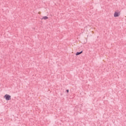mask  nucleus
I'll list each match as a JSON object with an SVG mask.
<instances>
[{
    "label": "nucleus",
    "mask_w": 126,
    "mask_h": 126,
    "mask_svg": "<svg viewBox=\"0 0 126 126\" xmlns=\"http://www.w3.org/2000/svg\"><path fill=\"white\" fill-rule=\"evenodd\" d=\"M121 15V12L115 11L114 14V17H119V16Z\"/></svg>",
    "instance_id": "obj_2"
},
{
    "label": "nucleus",
    "mask_w": 126,
    "mask_h": 126,
    "mask_svg": "<svg viewBox=\"0 0 126 126\" xmlns=\"http://www.w3.org/2000/svg\"><path fill=\"white\" fill-rule=\"evenodd\" d=\"M66 91L67 93H68V92H69L68 90H67Z\"/></svg>",
    "instance_id": "obj_6"
},
{
    "label": "nucleus",
    "mask_w": 126,
    "mask_h": 126,
    "mask_svg": "<svg viewBox=\"0 0 126 126\" xmlns=\"http://www.w3.org/2000/svg\"><path fill=\"white\" fill-rule=\"evenodd\" d=\"M49 17L47 16H44L42 17V19H43L44 20H47V19H48Z\"/></svg>",
    "instance_id": "obj_3"
},
{
    "label": "nucleus",
    "mask_w": 126,
    "mask_h": 126,
    "mask_svg": "<svg viewBox=\"0 0 126 126\" xmlns=\"http://www.w3.org/2000/svg\"><path fill=\"white\" fill-rule=\"evenodd\" d=\"M81 54H82V51H81L80 52H77L76 53V56H79V55H81Z\"/></svg>",
    "instance_id": "obj_4"
},
{
    "label": "nucleus",
    "mask_w": 126,
    "mask_h": 126,
    "mask_svg": "<svg viewBox=\"0 0 126 126\" xmlns=\"http://www.w3.org/2000/svg\"><path fill=\"white\" fill-rule=\"evenodd\" d=\"M85 30H86L87 31H88V28L86 27V28H85Z\"/></svg>",
    "instance_id": "obj_5"
},
{
    "label": "nucleus",
    "mask_w": 126,
    "mask_h": 126,
    "mask_svg": "<svg viewBox=\"0 0 126 126\" xmlns=\"http://www.w3.org/2000/svg\"><path fill=\"white\" fill-rule=\"evenodd\" d=\"M4 98L6 101H9V100H11V96H10L9 94H6L4 96Z\"/></svg>",
    "instance_id": "obj_1"
}]
</instances>
